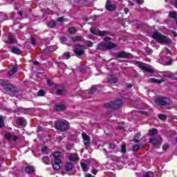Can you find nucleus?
<instances>
[{"label": "nucleus", "instance_id": "nucleus-1", "mask_svg": "<svg viewBox=\"0 0 177 177\" xmlns=\"http://www.w3.org/2000/svg\"><path fill=\"white\" fill-rule=\"evenodd\" d=\"M152 38L156 41L158 44L168 45V44H171V42H172L169 37L161 34L160 32H154L152 35Z\"/></svg>", "mask_w": 177, "mask_h": 177}, {"label": "nucleus", "instance_id": "nucleus-2", "mask_svg": "<svg viewBox=\"0 0 177 177\" xmlns=\"http://www.w3.org/2000/svg\"><path fill=\"white\" fill-rule=\"evenodd\" d=\"M69 127L70 123L66 120H59L54 123V128L57 129V131H60L61 132H66Z\"/></svg>", "mask_w": 177, "mask_h": 177}, {"label": "nucleus", "instance_id": "nucleus-3", "mask_svg": "<svg viewBox=\"0 0 177 177\" xmlns=\"http://www.w3.org/2000/svg\"><path fill=\"white\" fill-rule=\"evenodd\" d=\"M116 46L117 45L111 41H109L108 43H100L97 46V50L106 52V50H111V49H114Z\"/></svg>", "mask_w": 177, "mask_h": 177}, {"label": "nucleus", "instance_id": "nucleus-4", "mask_svg": "<svg viewBox=\"0 0 177 177\" xmlns=\"http://www.w3.org/2000/svg\"><path fill=\"white\" fill-rule=\"evenodd\" d=\"M122 104V100H116L115 101H111L105 104L106 109H109V110H117L119 107H121Z\"/></svg>", "mask_w": 177, "mask_h": 177}, {"label": "nucleus", "instance_id": "nucleus-5", "mask_svg": "<svg viewBox=\"0 0 177 177\" xmlns=\"http://www.w3.org/2000/svg\"><path fill=\"white\" fill-rule=\"evenodd\" d=\"M159 106H169L172 104V100L169 97H160L156 101Z\"/></svg>", "mask_w": 177, "mask_h": 177}, {"label": "nucleus", "instance_id": "nucleus-6", "mask_svg": "<svg viewBox=\"0 0 177 177\" xmlns=\"http://www.w3.org/2000/svg\"><path fill=\"white\" fill-rule=\"evenodd\" d=\"M73 52L76 56H82V55L85 54V46L76 44L73 48Z\"/></svg>", "mask_w": 177, "mask_h": 177}, {"label": "nucleus", "instance_id": "nucleus-7", "mask_svg": "<svg viewBox=\"0 0 177 177\" xmlns=\"http://www.w3.org/2000/svg\"><path fill=\"white\" fill-rule=\"evenodd\" d=\"M3 89L6 92H10V95L12 96H15V93H17V88L10 83H8Z\"/></svg>", "mask_w": 177, "mask_h": 177}, {"label": "nucleus", "instance_id": "nucleus-8", "mask_svg": "<svg viewBox=\"0 0 177 177\" xmlns=\"http://www.w3.org/2000/svg\"><path fill=\"white\" fill-rule=\"evenodd\" d=\"M131 54L125 51H120L117 55V59H130Z\"/></svg>", "mask_w": 177, "mask_h": 177}, {"label": "nucleus", "instance_id": "nucleus-9", "mask_svg": "<svg viewBox=\"0 0 177 177\" xmlns=\"http://www.w3.org/2000/svg\"><path fill=\"white\" fill-rule=\"evenodd\" d=\"M90 31L93 35H98V37H104L106 35V32L102 30H98V32L96 30V28L93 26H92L90 28Z\"/></svg>", "mask_w": 177, "mask_h": 177}, {"label": "nucleus", "instance_id": "nucleus-10", "mask_svg": "<svg viewBox=\"0 0 177 177\" xmlns=\"http://www.w3.org/2000/svg\"><path fill=\"white\" fill-rule=\"evenodd\" d=\"M138 67L142 70L143 71H146L147 73H149L150 74H154V70L150 68L146 67V66L143 65L142 62H138Z\"/></svg>", "mask_w": 177, "mask_h": 177}, {"label": "nucleus", "instance_id": "nucleus-11", "mask_svg": "<svg viewBox=\"0 0 177 177\" xmlns=\"http://www.w3.org/2000/svg\"><path fill=\"white\" fill-rule=\"evenodd\" d=\"M105 8L108 12H113L115 10V6H114V4H111V1H110V0L106 1Z\"/></svg>", "mask_w": 177, "mask_h": 177}, {"label": "nucleus", "instance_id": "nucleus-12", "mask_svg": "<svg viewBox=\"0 0 177 177\" xmlns=\"http://www.w3.org/2000/svg\"><path fill=\"white\" fill-rule=\"evenodd\" d=\"M82 137L83 140L86 141L84 142V146H90L91 145V138L88 136V135L85 133H82Z\"/></svg>", "mask_w": 177, "mask_h": 177}, {"label": "nucleus", "instance_id": "nucleus-13", "mask_svg": "<svg viewBox=\"0 0 177 177\" xmlns=\"http://www.w3.org/2000/svg\"><path fill=\"white\" fill-rule=\"evenodd\" d=\"M16 124L19 127H24V125H26V119L24 118V117L18 118L16 120Z\"/></svg>", "mask_w": 177, "mask_h": 177}, {"label": "nucleus", "instance_id": "nucleus-14", "mask_svg": "<svg viewBox=\"0 0 177 177\" xmlns=\"http://www.w3.org/2000/svg\"><path fill=\"white\" fill-rule=\"evenodd\" d=\"M5 138L8 140V142H10L11 140H13V142H16L18 138L16 136H12L10 133H7L4 135Z\"/></svg>", "mask_w": 177, "mask_h": 177}, {"label": "nucleus", "instance_id": "nucleus-15", "mask_svg": "<svg viewBox=\"0 0 177 177\" xmlns=\"http://www.w3.org/2000/svg\"><path fill=\"white\" fill-rule=\"evenodd\" d=\"M55 111H64L66 110V105L61 104H56L54 106Z\"/></svg>", "mask_w": 177, "mask_h": 177}, {"label": "nucleus", "instance_id": "nucleus-16", "mask_svg": "<svg viewBox=\"0 0 177 177\" xmlns=\"http://www.w3.org/2000/svg\"><path fill=\"white\" fill-rule=\"evenodd\" d=\"M74 168V165L71 162H68L65 164V171L66 172H71Z\"/></svg>", "mask_w": 177, "mask_h": 177}, {"label": "nucleus", "instance_id": "nucleus-17", "mask_svg": "<svg viewBox=\"0 0 177 177\" xmlns=\"http://www.w3.org/2000/svg\"><path fill=\"white\" fill-rule=\"evenodd\" d=\"M25 171L26 172V174H34L35 172V170L34 169V167H32V166L30 165H28L25 167Z\"/></svg>", "mask_w": 177, "mask_h": 177}, {"label": "nucleus", "instance_id": "nucleus-18", "mask_svg": "<svg viewBox=\"0 0 177 177\" xmlns=\"http://www.w3.org/2000/svg\"><path fill=\"white\" fill-rule=\"evenodd\" d=\"M22 110L24 111V113L28 115H31L34 111V109L32 108H22Z\"/></svg>", "mask_w": 177, "mask_h": 177}, {"label": "nucleus", "instance_id": "nucleus-19", "mask_svg": "<svg viewBox=\"0 0 177 177\" xmlns=\"http://www.w3.org/2000/svg\"><path fill=\"white\" fill-rule=\"evenodd\" d=\"M68 159L70 161H73V162H76V161H78L80 160V157H78L75 154H71L68 157Z\"/></svg>", "mask_w": 177, "mask_h": 177}, {"label": "nucleus", "instance_id": "nucleus-20", "mask_svg": "<svg viewBox=\"0 0 177 177\" xmlns=\"http://www.w3.org/2000/svg\"><path fill=\"white\" fill-rule=\"evenodd\" d=\"M41 160H42V162H44V164H45L46 165H50V159L49 158V157L46 156H43Z\"/></svg>", "mask_w": 177, "mask_h": 177}, {"label": "nucleus", "instance_id": "nucleus-21", "mask_svg": "<svg viewBox=\"0 0 177 177\" xmlns=\"http://www.w3.org/2000/svg\"><path fill=\"white\" fill-rule=\"evenodd\" d=\"M118 81V80L115 77H111L107 80L108 84H117Z\"/></svg>", "mask_w": 177, "mask_h": 177}, {"label": "nucleus", "instance_id": "nucleus-22", "mask_svg": "<svg viewBox=\"0 0 177 177\" xmlns=\"http://www.w3.org/2000/svg\"><path fill=\"white\" fill-rule=\"evenodd\" d=\"M11 52L15 53V55H21V50L17 48V47H12L11 49Z\"/></svg>", "mask_w": 177, "mask_h": 177}, {"label": "nucleus", "instance_id": "nucleus-23", "mask_svg": "<svg viewBox=\"0 0 177 177\" xmlns=\"http://www.w3.org/2000/svg\"><path fill=\"white\" fill-rule=\"evenodd\" d=\"M158 132V130H157V129H152L149 130L148 135L149 136H154V135H157Z\"/></svg>", "mask_w": 177, "mask_h": 177}, {"label": "nucleus", "instance_id": "nucleus-24", "mask_svg": "<svg viewBox=\"0 0 177 177\" xmlns=\"http://www.w3.org/2000/svg\"><path fill=\"white\" fill-rule=\"evenodd\" d=\"M72 42H82L84 40L82 39V37L79 36H75L71 38Z\"/></svg>", "mask_w": 177, "mask_h": 177}, {"label": "nucleus", "instance_id": "nucleus-25", "mask_svg": "<svg viewBox=\"0 0 177 177\" xmlns=\"http://www.w3.org/2000/svg\"><path fill=\"white\" fill-rule=\"evenodd\" d=\"M167 78H169V80H173L174 81H177L176 73H170L167 75Z\"/></svg>", "mask_w": 177, "mask_h": 177}, {"label": "nucleus", "instance_id": "nucleus-26", "mask_svg": "<svg viewBox=\"0 0 177 177\" xmlns=\"http://www.w3.org/2000/svg\"><path fill=\"white\" fill-rule=\"evenodd\" d=\"M80 165H81L82 169V171H84V172H88V168L86 167V163L81 162Z\"/></svg>", "mask_w": 177, "mask_h": 177}, {"label": "nucleus", "instance_id": "nucleus-27", "mask_svg": "<svg viewBox=\"0 0 177 177\" xmlns=\"http://www.w3.org/2000/svg\"><path fill=\"white\" fill-rule=\"evenodd\" d=\"M151 82H153L154 84H162V82H164V80H157V79L151 78Z\"/></svg>", "mask_w": 177, "mask_h": 177}, {"label": "nucleus", "instance_id": "nucleus-28", "mask_svg": "<svg viewBox=\"0 0 177 177\" xmlns=\"http://www.w3.org/2000/svg\"><path fill=\"white\" fill-rule=\"evenodd\" d=\"M142 177H154V173L151 171H147L145 174L142 175Z\"/></svg>", "mask_w": 177, "mask_h": 177}, {"label": "nucleus", "instance_id": "nucleus-29", "mask_svg": "<svg viewBox=\"0 0 177 177\" xmlns=\"http://www.w3.org/2000/svg\"><path fill=\"white\" fill-rule=\"evenodd\" d=\"M150 143H151V145H153V146H157V145H158V143H160V142L154 138H151L149 140Z\"/></svg>", "mask_w": 177, "mask_h": 177}, {"label": "nucleus", "instance_id": "nucleus-30", "mask_svg": "<svg viewBox=\"0 0 177 177\" xmlns=\"http://www.w3.org/2000/svg\"><path fill=\"white\" fill-rule=\"evenodd\" d=\"M96 91H97V87H96V86H92L88 93L89 95H93Z\"/></svg>", "mask_w": 177, "mask_h": 177}, {"label": "nucleus", "instance_id": "nucleus-31", "mask_svg": "<svg viewBox=\"0 0 177 177\" xmlns=\"http://www.w3.org/2000/svg\"><path fill=\"white\" fill-rule=\"evenodd\" d=\"M47 26L50 28H55V27H56V22L55 21H52L50 22H48L47 24Z\"/></svg>", "mask_w": 177, "mask_h": 177}, {"label": "nucleus", "instance_id": "nucleus-32", "mask_svg": "<svg viewBox=\"0 0 177 177\" xmlns=\"http://www.w3.org/2000/svg\"><path fill=\"white\" fill-rule=\"evenodd\" d=\"M68 32H69L70 35H72V34H75V32H77V29H75V27L69 28Z\"/></svg>", "mask_w": 177, "mask_h": 177}, {"label": "nucleus", "instance_id": "nucleus-33", "mask_svg": "<svg viewBox=\"0 0 177 177\" xmlns=\"http://www.w3.org/2000/svg\"><path fill=\"white\" fill-rule=\"evenodd\" d=\"M13 42H15V39L13 38V36H8L7 44H13Z\"/></svg>", "mask_w": 177, "mask_h": 177}, {"label": "nucleus", "instance_id": "nucleus-34", "mask_svg": "<svg viewBox=\"0 0 177 177\" xmlns=\"http://www.w3.org/2000/svg\"><path fill=\"white\" fill-rule=\"evenodd\" d=\"M53 157H54V158H59V157H62V152H54L53 153Z\"/></svg>", "mask_w": 177, "mask_h": 177}, {"label": "nucleus", "instance_id": "nucleus-35", "mask_svg": "<svg viewBox=\"0 0 177 177\" xmlns=\"http://www.w3.org/2000/svg\"><path fill=\"white\" fill-rule=\"evenodd\" d=\"M158 117V119L161 120L162 121H165L167 120V115L159 114Z\"/></svg>", "mask_w": 177, "mask_h": 177}, {"label": "nucleus", "instance_id": "nucleus-36", "mask_svg": "<svg viewBox=\"0 0 177 177\" xmlns=\"http://www.w3.org/2000/svg\"><path fill=\"white\" fill-rule=\"evenodd\" d=\"M53 169H54L55 171H59L60 169V165L53 163Z\"/></svg>", "mask_w": 177, "mask_h": 177}, {"label": "nucleus", "instance_id": "nucleus-37", "mask_svg": "<svg viewBox=\"0 0 177 177\" xmlns=\"http://www.w3.org/2000/svg\"><path fill=\"white\" fill-rule=\"evenodd\" d=\"M66 90H63V89L57 90V94L59 96L62 95L66 94Z\"/></svg>", "mask_w": 177, "mask_h": 177}, {"label": "nucleus", "instance_id": "nucleus-38", "mask_svg": "<svg viewBox=\"0 0 177 177\" xmlns=\"http://www.w3.org/2000/svg\"><path fill=\"white\" fill-rule=\"evenodd\" d=\"M169 16L170 17H171V19H176V17H177V14H176V12H170L169 13Z\"/></svg>", "mask_w": 177, "mask_h": 177}, {"label": "nucleus", "instance_id": "nucleus-39", "mask_svg": "<svg viewBox=\"0 0 177 177\" xmlns=\"http://www.w3.org/2000/svg\"><path fill=\"white\" fill-rule=\"evenodd\" d=\"M5 124L3 123V118L2 116H0V129L1 128H3V126Z\"/></svg>", "mask_w": 177, "mask_h": 177}, {"label": "nucleus", "instance_id": "nucleus-40", "mask_svg": "<svg viewBox=\"0 0 177 177\" xmlns=\"http://www.w3.org/2000/svg\"><path fill=\"white\" fill-rule=\"evenodd\" d=\"M140 149V146L139 145H136L133 147V151H138Z\"/></svg>", "mask_w": 177, "mask_h": 177}, {"label": "nucleus", "instance_id": "nucleus-41", "mask_svg": "<svg viewBox=\"0 0 177 177\" xmlns=\"http://www.w3.org/2000/svg\"><path fill=\"white\" fill-rule=\"evenodd\" d=\"M9 83H6V82H5V80H1L0 81V84L1 85L2 87H3V88L6 87V85H8Z\"/></svg>", "mask_w": 177, "mask_h": 177}, {"label": "nucleus", "instance_id": "nucleus-42", "mask_svg": "<svg viewBox=\"0 0 177 177\" xmlns=\"http://www.w3.org/2000/svg\"><path fill=\"white\" fill-rule=\"evenodd\" d=\"M54 164H58V165L62 164V160L59 159V158H55Z\"/></svg>", "mask_w": 177, "mask_h": 177}, {"label": "nucleus", "instance_id": "nucleus-43", "mask_svg": "<svg viewBox=\"0 0 177 177\" xmlns=\"http://www.w3.org/2000/svg\"><path fill=\"white\" fill-rule=\"evenodd\" d=\"M60 41L62 44H66V42L67 41V37H61Z\"/></svg>", "mask_w": 177, "mask_h": 177}, {"label": "nucleus", "instance_id": "nucleus-44", "mask_svg": "<svg viewBox=\"0 0 177 177\" xmlns=\"http://www.w3.org/2000/svg\"><path fill=\"white\" fill-rule=\"evenodd\" d=\"M30 42H31L32 45L35 46L37 44V40H35V38L32 37H30Z\"/></svg>", "mask_w": 177, "mask_h": 177}, {"label": "nucleus", "instance_id": "nucleus-45", "mask_svg": "<svg viewBox=\"0 0 177 177\" xmlns=\"http://www.w3.org/2000/svg\"><path fill=\"white\" fill-rule=\"evenodd\" d=\"M121 151H122V153H127V146L122 145Z\"/></svg>", "mask_w": 177, "mask_h": 177}, {"label": "nucleus", "instance_id": "nucleus-46", "mask_svg": "<svg viewBox=\"0 0 177 177\" xmlns=\"http://www.w3.org/2000/svg\"><path fill=\"white\" fill-rule=\"evenodd\" d=\"M45 95V91L44 90H39L38 92V96H44Z\"/></svg>", "mask_w": 177, "mask_h": 177}, {"label": "nucleus", "instance_id": "nucleus-47", "mask_svg": "<svg viewBox=\"0 0 177 177\" xmlns=\"http://www.w3.org/2000/svg\"><path fill=\"white\" fill-rule=\"evenodd\" d=\"M53 82H52L50 80L48 79L47 80V85H48V86H53Z\"/></svg>", "mask_w": 177, "mask_h": 177}, {"label": "nucleus", "instance_id": "nucleus-48", "mask_svg": "<svg viewBox=\"0 0 177 177\" xmlns=\"http://www.w3.org/2000/svg\"><path fill=\"white\" fill-rule=\"evenodd\" d=\"M22 110H23V108H21V107L17 108V109H15V110L13 111V113H14L15 114H16V113H19V112L21 111Z\"/></svg>", "mask_w": 177, "mask_h": 177}, {"label": "nucleus", "instance_id": "nucleus-49", "mask_svg": "<svg viewBox=\"0 0 177 177\" xmlns=\"http://www.w3.org/2000/svg\"><path fill=\"white\" fill-rule=\"evenodd\" d=\"M87 46L88 48H92V46H93V42H92L91 41H87Z\"/></svg>", "mask_w": 177, "mask_h": 177}, {"label": "nucleus", "instance_id": "nucleus-50", "mask_svg": "<svg viewBox=\"0 0 177 177\" xmlns=\"http://www.w3.org/2000/svg\"><path fill=\"white\" fill-rule=\"evenodd\" d=\"M42 153H48V147L45 146L41 149Z\"/></svg>", "mask_w": 177, "mask_h": 177}, {"label": "nucleus", "instance_id": "nucleus-51", "mask_svg": "<svg viewBox=\"0 0 177 177\" xmlns=\"http://www.w3.org/2000/svg\"><path fill=\"white\" fill-rule=\"evenodd\" d=\"M140 136H142V135L140 133H136L134 134V138H136V139H139V138H140Z\"/></svg>", "mask_w": 177, "mask_h": 177}, {"label": "nucleus", "instance_id": "nucleus-52", "mask_svg": "<svg viewBox=\"0 0 177 177\" xmlns=\"http://www.w3.org/2000/svg\"><path fill=\"white\" fill-rule=\"evenodd\" d=\"M17 66H13L11 71H12L13 73L15 74V73H17Z\"/></svg>", "mask_w": 177, "mask_h": 177}, {"label": "nucleus", "instance_id": "nucleus-53", "mask_svg": "<svg viewBox=\"0 0 177 177\" xmlns=\"http://www.w3.org/2000/svg\"><path fill=\"white\" fill-rule=\"evenodd\" d=\"M64 56H66V59H70V57H71L70 53H65Z\"/></svg>", "mask_w": 177, "mask_h": 177}, {"label": "nucleus", "instance_id": "nucleus-54", "mask_svg": "<svg viewBox=\"0 0 177 177\" xmlns=\"http://www.w3.org/2000/svg\"><path fill=\"white\" fill-rule=\"evenodd\" d=\"M104 40L105 41V42H109V41H111V37H104Z\"/></svg>", "mask_w": 177, "mask_h": 177}, {"label": "nucleus", "instance_id": "nucleus-55", "mask_svg": "<svg viewBox=\"0 0 177 177\" xmlns=\"http://www.w3.org/2000/svg\"><path fill=\"white\" fill-rule=\"evenodd\" d=\"M115 144L110 143L109 144V149H115Z\"/></svg>", "mask_w": 177, "mask_h": 177}, {"label": "nucleus", "instance_id": "nucleus-56", "mask_svg": "<svg viewBox=\"0 0 177 177\" xmlns=\"http://www.w3.org/2000/svg\"><path fill=\"white\" fill-rule=\"evenodd\" d=\"M57 21H59L60 23H63V21H64V18L63 17H59L57 19Z\"/></svg>", "mask_w": 177, "mask_h": 177}, {"label": "nucleus", "instance_id": "nucleus-57", "mask_svg": "<svg viewBox=\"0 0 177 177\" xmlns=\"http://www.w3.org/2000/svg\"><path fill=\"white\" fill-rule=\"evenodd\" d=\"M8 75H10V77H12V75H13L15 73H14L13 71L11 70V71H8Z\"/></svg>", "mask_w": 177, "mask_h": 177}, {"label": "nucleus", "instance_id": "nucleus-58", "mask_svg": "<svg viewBox=\"0 0 177 177\" xmlns=\"http://www.w3.org/2000/svg\"><path fill=\"white\" fill-rule=\"evenodd\" d=\"M124 12L125 15H128V13H129V8H125L124 9Z\"/></svg>", "mask_w": 177, "mask_h": 177}, {"label": "nucleus", "instance_id": "nucleus-59", "mask_svg": "<svg viewBox=\"0 0 177 177\" xmlns=\"http://www.w3.org/2000/svg\"><path fill=\"white\" fill-rule=\"evenodd\" d=\"M53 86L54 89H57L59 87V84H55V83H53Z\"/></svg>", "mask_w": 177, "mask_h": 177}, {"label": "nucleus", "instance_id": "nucleus-60", "mask_svg": "<svg viewBox=\"0 0 177 177\" xmlns=\"http://www.w3.org/2000/svg\"><path fill=\"white\" fill-rule=\"evenodd\" d=\"M92 174H93V175H96V174H97V170H96L95 169H93L92 170Z\"/></svg>", "mask_w": 177, "mask_h": 177}, {"label": "nucleus", "instance_id": "nucleus-61", "mask_svg": "<svg viewBox=\"0 0 177 177\" xmlns=\"http://www.w3.org/2000/svg\"><path fill=\"white\" fill-rule=\"evenodd\" d=\"M133 142H134V143H139V140H138L137 138H133Z\"/></svg>", "mask_w": 177, "mask_h": 177}, {"label": "nucleus", "instance_id": "nucleus-62", "mask_svg": "<svg viewBox=\"0 0 177 177\" xmlns=\"http://www.w3.org/2000/svg\"><path fill=\"white\" fill-rule=\"evenodd\" d=\"M162 149H163V150H167V149H168V145H163Z\"/></svg>", "mask_w": 177, "mask_h": 177}, {"label": "nucleus", "instance_id": "nucleus-63", "mask_svg": "<svg viewBox=\"0 0 177 177\" xmlns=\"http://www.w3.org/2000/svg\"><path fill=\"white\" fill-rule=\"evenodd\" d=\"M173 6H174V8H177V0L173 3Z\"/></svg>", "mask_w": 177, "mask_h": 177}, {"label": "nucleus", "instance_id": "nucleus-64", "mask_svg": "<svg viewBox=\"0 0 177 177\" xmlns=\"http://www.w3.org/2000/svg\"><path fill=\"white\" fill-rule=\"evenodd\" d=\"M86 177H93V176H92V174H87Z\"/></svg>", "mask_w": 177, "mask_h": 177}]
</instances>
